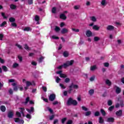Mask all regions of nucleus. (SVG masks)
I'll use <instances>...</instances> for the list:
<instances>
[{"label":"nucleus","mask_w":124,"mask_h":124,"mask_svg":"<svg viewBox=\"0 0 124 124\" xmlns=\"http://www.w3.org/2000/svg\"><path fill=\"white\" fill-rule=\"evenodd\" d=\"M17 58H18L19 62H22L23 61V58L22 57V56H21V55H18L17 56Z\"/></svg>","instance_id":"72a5a7b5"},{"label":"nucleus","mask_w":124,"mask_h":124,"mask_svg":"<svg viewBox=\"0 0 124 124\" xmlns=\"http://www.w3.org/2000/svg\"><path fill=\"white\" fill-rule=\"evenodd\" d=\"M95 78V77L94 76H92L91 78H90V81H91V82H93V81L94 80Z\"/></svg>","instance_id":"a19ab883"},{"label":"nucleus","mask_w":124,"mask_h":124,"mask_svg":"<svg viewBox=\"0 0 124 124\" xmlns=\"http://www.w3.org/2000/svg\"><path fill=\"white\" fill-rule=\"evenodd\" d=\"M1 16L3 17L4 19H7V17L5 16V14H4V13H2Z\"/></svg>","instance_id":"603ef678"},{"label":"nucleus","mask_w":124,"mask_h":124,"mask_svg":"<svg viewBox=\"0 0 124 124\" xmlns=\"http://www.w3.org/2000/svg\"><path fill=\"white\" fill-rule=\"evenodd\" d=\"M70 89L71 88H74V89H78V85H71L69 86Z\"/></svg>","instance_id":"b1692460"},{"label":"nucleus","mask_w":124,"mask_h":124,"mask_svg":"<svg viewBox=\"0 0 124 124\" xmlns=\"http://www.w3.org/2000/svg\"><path fill=\"white\" fill-rule=\"evenodd\" d=\"M67 105H75L76 106L77 104H78V103L77 102V101L75 100L72 99L71 98H69L68 100V101L67 102Z\"/></svg>","instance_id":"f03ea898"},{"label":"nucleus","mask_w":124,"mask_h":124,"mask_svg":"<svg viewBox=\"0 0 124 124\" xmlns=\"http://www.w3.org/2000/svg\"><path fill=\"white\" fill-rule=\"evenodd\" d=\"M122 114H123V111L122 110H120L118 111H116V115L119 117L122 116Z\"/></svg>","instance_id":"4468645a"},{"label":"nucleus","mask_w":124,"mask_h":124,"mask_svg":"<svg viewBox=\"0 0 124 124\" xmlns=\"http://www.w3.org/2000/svg\"><path fill=\"white\" fill-rule=\"evenodd\" d=\"M72 30L73 31H75V32H79V29H76L74 28H72Z\"/></svg>","instance_id":"ea45409f"},{"label":"nucleus","mask_w":124,"mask_h":124,"mask_svg":"<svg viewBox=\"0 0 124 124\" xmlns=\"http://www.w3.org/2000/svg\"><path fill=\"white\" fill-rule=\"evenodd\" d=\"M104 122V120H103V118L102 117H100L99 119V124H103V123Z\"/></svg>","instance_id":"cd10ccee"},{"label":"nucleus","mask_w":124,"mask_h":124,"mask_svg":"<svg viewBox=\"0 0 124 124\" xmlns=\"http://www.w3.org/2000/svg\"><path fill=\"white\" fill-rule=\"evenodd\" d=\"M2 69H3V70L4 71H5V72H6V71H7V67L5 66H2Z\"/></svg>","instance_id":"c756f323"},{"label":"nucleus","mask_w":124,"mask_h":124,"mask_svg":"<svg viewBox=\"0 0 124 124\" xmlns=\"http://www.w3.org/2000/svg\"><path fill=\"white\" fill-rule=\"evenodd\" d=\"M33 1L32 0H28V4H32Z\"/></svg>","instance_id":"6e6d98bb"},{"label":"nucleus","mask_w":124,"mask_h":124,"mask_svg":"<svg viewBox=\"0 0 124 124\" xmlns=\"http://www.w3.org/2000/svg\"><path fill=\"white\" fill-rule=\"evenodd\" d=\"M66 121V118H63L62 120V124H64V122Z\"/></svg>","instance_id":"0e129e2a"},{"label":"nucleus","mask_w":124,"mask_h":124,"mask_svg":"<svg viewBox=\"0 0 124 124\" xmlns=\"http://www.w3.org/2000/svg\"><path fill=\"white\" fill-rule=\"evenodd\" d=\"M73 62H74V61H73V60H71L70 61H67L63 65L58 66L57 67V68H58V69H62V67H64V68H65L69 66V65H72V64H73Z\"/></svg>","instance_id":"f257e3e1"},{"label":"nucleus","mask_w":124,"mask_h":124,"mask_svg":"<svg viewBox=\"0 0 124 124\" xmlns=\"http://www.w3.org/2000/svg\"><path fill=\"white\" fill-rule=\"evenodd\" d=\"M55 98H56V95H55V94H51L49 96L50 101H54V100H55Z\"/></svg>","instance_id":"423d86ee"},{"label":"nucleus","mask_w":124,"mask_h":124,"mask_svg":"<svg viewBox=\"0 0 124 124\" xmlns=\"http://www.w3.org/2000/svg\"><path fill=\"white\" fill-rule=\"evenodd\" d=\"M18 66H19V64L17 63H15L13 65V67L14 68H15L16 67H18Z\"/></svg>","instance_id":"f704fd0d"},{"label":"nucleus","mask_w":124,"mask_h":124,"mask_svg":"<svg viewBox=\"0 0 124 124\" xmlns=\"http://www.w3.org/2000/svg\"><path fill=\"white\" fill-rule=\"evenodd\" d=\"M100 38L99 37H94V41H98Z\"/></svg>","instance_id":"79ce46f5"},{"label":"nucleus","mask_w":124,"mask_h":124,"mask_svg":"<svg viewBox=\"0 0 124 124\" xmlns=\"http://www.w3.org/2000/svg\"><path fill=\"white\" fill-rule=\"evenodd\" d=\"M29 101H30V97H28L26 99L25 104H27L28 102H29Z\"/></svg>","instance_id":"4d7b16f0"},{"label":"nucleus","mask_w":124,"mask_h":124,"mask_svg":"<svg viewBox=\"0 0 124 124\" xmlns=\"http://www.w3.org/2000/svg\"><path fill=\"white\" fill-rule=\"evenodd\" d=\"M114 89H116V93H121V88H120L119 87H118L116 86H114Z\"/></svg>","instance_id":"9b49d317"},{"label":"nucleus","mask_w":124,"mask_h":124,"mask_svg":"<svg viewBox=\"0 0 124 124\" xmlns=\"http://www.w3.org/2000/svg\"><path fill=\"white\" fill-rule=\"evenodd\" d=\"M115 29V27L112 25H108L107 27V31H113Z\"/></svg>","instance_id":"6e6552de"},{"label":"nucleus","mask_w":124,"mask_h":124,"mask_svg":"<svg viewBox=\"0 0 124 124\" xmlns=\"http://www.w3.org/2000/svg\"><path fill=\"white\" fill-rule=\"evenodd\" d=\"M22 82H23V83H25L27 87H30V86L34 85V81L31 82V81H27L26 80V79H25V78H24L22 80Z\"/></svg>","instance_id":"7ed1b4c3"},{"label":"nucleus","mask_w":124,"mask_h":124,"mask_svg":"<svg viewBox=\"0 0 124 124\" xmlns=\"http://www.w3.org/2000/svg\"><path fill=\"white\" fill-rule=\"evenodd\" d=\"M100 113L99 112V111H96L94 113V116L95 117H98V116H99Z\"/></svg>","instance_id":"e433bc0d"},{"label":"nucleus","mask_w":124,"mask_h":124,"mask_svg":"<svg viewBox=\"0 0 124 124\" xmlns=\"http://www.w3.org/2000/svg\"><path fill=\"white\" fill-rule=\"evenodd\" d=\"M57 74H60V77L61 78H66V75L64 74H62V71H59L56 72Z\"/></svg>","instance_id":"39448f33"},{"label":"nucleus","mask_w":124,"mask_h":124,"mask_svg":"<svg viewBox=\"0 0 124 124\" xmlns=\"http://www.w3.org/2000/svg\"><path fill=\"white\" fill-rule=\"evenodd\" d=\"M23 31H31V29L30 27H25Z\"/></svg>","instance_id":"4be33fe9"},{"label":"nucleus","mask_w":124,"mask_h":124,"mask_svg":"<svg viewBox=\"0 0 124 124\" xmlns=\"http://www.w3.org/2000/svg\"><path fill=\"white\" fill-rule=\"evenodd\" d=\"M14 115V113H13V112L12 111H10L8 112V118H9L10 119H11L12 118H13V116Z\"/></svg>","instance_id":"9d476101"},{"label":"nucleus","mask_w":124,"mask_h":124,"mask_svg":"<svg viewBox=\"0 0 124 124\" xmlns=\"http://www.w3.org/2000/svg\"><path fill=\"white\" fill-rule=\"evenodd\" d=\"M15 123H18L19 124H24V120H20V118H14Z\"/></svg>","instance_id":"20e7f679"},{"label":"nucleus","mask_w":124,"mask_h":124,"mask_svg":"<svg viewBox=\"0 0 124 124\" xmlns=\"http://www.w3.org/2000/svg\"><path fill=\"white\" fill-rule=\"evenodd\" d=\"M89 93L90 95H93L94 93V90L93 89H91L89 91Z\"/></svg>","instance_id":"412c9836"},{"label":"nucleus","mask_w":124,"mask_h":124,"mask_svg":"<svg viewBox=\"0 0 124 124\" xmlns=\"http://www.w3.org/2000/svg\"><path fill=\"white\" fill-rule=\"evenodd\" d=\"M117 101L120 102V106L121 107H124V100H122L121 97H119L117 98Z\"/></svg>","instance_id":"0eeeda50"},{"label":"nucleus","mask_w":124,"mask_h":124,"mask_svg":"<svg viewBox=\"0 0 124 124\" xmlns=\"http://www.w3.org/2000/svg\"><path fill=\"white\" fill-rule=\"evenodd\" d=\"M9 21L10 22H15V18H13V17H11L9 18Z\"/></svg>","instance_id":"de8ad7c7"},{"label":"nucleus","mask_w":124,"mask_h":124,"mask_svg":"<svg viewBox=\"0 0 124 124\" xmlns=\"http://www.w3.org/2000/svg\"><path fill=\"white\" fill-rule=\"evenodd\" d=\"M52 39H59L60 38L56 35H53L52 36Z\"/></svg>","instance_id":"a18cd8bd"},{"label":"nucleus","mask_w":124,"mask_h":124,"mask_svg":"<svg viewBox=\"0 0 124 124\" xmlns=\"http://www.w3.org/2000/svg\"><path fill=\"white\" fill-rule=\"evenodd\" d=\"M82 110H84V111H88V108H86V107H81Z\"/></svg>","instance_id":"13d9d810"},{"label":"nucleus","mask_w":124,"mask_h":124,"mask_svg":"<svg viewBox=\"0 0 124 124\" xmlns=\"http://www.w3.org/2000/svg\"><path fill=\"white\" fill-rule=\"evenodd\" d=\"M101 113L103 116H105V115H106V112L103 109H101Z\"/></svg>","instance_id":"2f4dec72"},{"label":"nucleus","mask_w":124,"mask_h":124,"mask_svg":"<svg viewBox=\"0 0 124 124\" xmlns=\"http://www.w3.org/2000/svg\"><path fill=\"white\" fill-rule=\"evenodd\" d=\"M39 16H35V21H36V22H37L36 24H39Z\"/></svg>","instance_id":"2eb2a0df"},{"label":"nucleus","mask_w":124,"mask_h":124,"mask_svg":"<svg viewBox=\"0 0 124 124\" xmlns=\"http://www.w3.org/2000/svg\"><path fill=\"white\" fill-rule=\"evenodd\" d=\"M68 55H69L68 52L67 51H65L63 53V56H64V57H68Z\"/></svg>","instance_id":"7c9ffc66"},{"label":"nucleus","mask_w":124,"mask_h":124,"mask_svg":"<svg viewBox=\"0 0 124 124\" xmlns=\"http://www.w3.org/2000/svg\"><path fill=\"white\" fill-rule=\"evenodd\" d=\"M31 64L32 65H36V64H37V63H36V62L33 61L31 62Z\"/></svg>","instance_id":"338daca9"},{"label":"nucleus","mask_w":124,"mask_h":124,"mask_svg":"<svg viewBox=\"0 0 124 124\" xmlns=\"http://www.w3.org/2000/svg\"><path fill=\"white\" fill-rule=\"evenodd\" d=\"M104 66H105V67H108V66H109V63L108 62L104 63Z\"/></svg>","instance_id":"5fc2aeb1"},{"label":"nucleus","mask_w":124,"mask_h":124,"mask_svg":"<svg viewBox=\"0 0 124 124\" xmlns=\"http://www.w3.org/2000/svg\"><path fill=\"white\" fill-rule=\"evenodd\" d=\"M44 60V57H41L38 60V62H42V61Z\"/></svg>","instance_id":"4c0bfd02"},{"label":"nucleus","mask_w":124,"mask_h":124,"mask_svg":"<svg viewBox=\"0 0 124 124\" xmlns=\"http://www.w3.org/2000/svg\"><path fill=\"white\" fill-rule=\"evenodd\" d=\"M101 4L102 6H106L107 5V1H106V0H102Z\"/></svg>","instance_id":"f8f14e48"},{"label":"nucleus","mask_w":124,"mask_h":124,"mask_svg":"<svg viewBox=\"0 0 124 124\" xmlns=\"http://www.w3.org/2000/svg\"><path fill=\"white\" fill-rule=\"evenodd\" d=\"M6 24V22L4 21L2 24H0V27H1V28H2V27H4Z\"/></svg>","instance_id":"49530a36"},{"label":"nucleus","mask_w":124,"mask_h":124,"mask_svg":"<svg viewBox=\"0 0 124 124\" xmlns=\"http://www.w3.org/2000/svg\"><path fill=\"white\" fill-rule=\"evenodd\" d=\"M60 18L63 20H65L66 19V16H65L64 14H62L60 15Z\"/></svg>","instance_id":"f3484780"},{"label":"nucleus","mask_w":124,"mask_h":124,"mask_svg":"<svg viewBox=\"0 0 124 124\" xmlns=\"http://www.w3.org/2000/svg\"><path fill=\"white\" fill-rule=\"evenodd\" d=\"M114 106H111L110 107H109L108 108L109 111H112V110H113V109H114Z\"/></svg>","instance_id":"e2e57ef3"},{"label":"nucleus","mask_w":124,"mask_h":124,"mask_svg":"<svg viewBox=\"0 0 124 124\" xmlns=\"http://www.w3.org/2000/svg\"><path fill=\"white\" fill-rule=\"evenodd\" d=\"M19 109H20V110H21L20 111V112L21 113V114H22V115H23V117H25V115H24V111H25V108H20Z\"/></svg>","instance_id":"c85d7f7f"},{"label":"nucleus","mask_w":124,"mask_h":124,"mask_svg":"<svg viewBox=\"0 0 124 124\" xmlns=\"http://www.w3.org/2000/svg\"><path fill=\"white\" fill-rule=\"evenodd\" d=\"M14 79H9V83H13V82H15Z\"/></svg>","instance_id":"69168bd1"},{"label":"nucleus","mask_w":124,"mask_h":124,"mask_svg":"<svg viewBox=\"0 0 124 124\" xmlns=\"http://www.w3.org/2000/svg\"><path fill=\"white\" fill-rule=\"evenodd\" d=\"M69 81H70V79L69 78H65L64 82H65V83H68V82H69Z\"/></svg>","instance_id":"052dcab7"},{"label":"nucleus","mask_w":124,"mask_h":124,"mask_svg":"<svg viewBox=\"0 0 124 124\" xmlns=\"http://www.w3.org/2000/svg\"><path fill=\"white\" fill-rule=\"evenodd\" d=\"M93 29L95 31H99L100 27H98L97 25H94L93 26Z\"/></svg>","instance_id":"a211bd4d"},{"label":"nucleus","mask_w":124,"mask_h":124,"mask_svg":"<svg viewBox=\"0 0 124 124\" xmlns=\"http://www.w3.org/2000/svg\"><path fill=\"white\" fill-rule=\"evenodd\" d=\"M16 115L17 116V117H18L19 118L21 117V113L19 112V111H16Z\"/></svg>","instance_id":"473e14b6"},{"label":"nucleus","mask_w":124,"mask_h":124,"mask_svg":"<svg viewBox=\"0 0 124 124\" xmlns=\"http://www.w3.org/2000/svg\"><path fill=\"white\" fill-rule=\"evenodd\" d=\"M106 83L107 85H108V86H111V82L109 80V79L106 80Z\"/></svg>","instance_id":"bb28decb"},{"label":"nucleus","mask_w":124,"mask_h":124,"mask_svg":"<svg viewBox=\"0 0 124 124\" xmlns=\"http://www.w3.org/2000/svg\"><path fill=\"white\" fill-rule=\"evenodd\" d=\"M86 34L87 36H88V37H90V36H92V35L93 34V33H92V31H91L88 30L86 31Z\"/></svg>","instance_id":"ddd939ff"},{"label":"nucleus","mask_w":124,"mask_h":124,"mask_svg":"<svg viewBox=\"0 0 124 124\" xmlns=\"http://www.w3.org/2000/svg\"><path fill=\"white\" fill-rule=\"evenodd\" d=\"M72 124V121L71 120H69L67 122V124Z\"/></svg>","instance_id":"774afa93"},{"label":"nucleus","mask_w":124,"mask_h":124,"mask_svg":"<svg viewBox=\"0 0 124 124\" xmlns=\"http://www.w3.org/2000/svg\"><path fill=\"white\" fill-rule=\"evenodd\" d=\"M47 110L49 111V112H50V113H53V110L52 109V108H47Z\"/></svg>","instance_id":"680f3d73"},{"label":"nucleus","mask_w":124,"mask_h":124,"mask_svg":"<svg viewBox=\"0 0 124 124\" xmlns=\"http://www.w3.org/2000/svg\"><path fill=\"white\" fill-rule=\"evenodd\" d=\"M90 19L93 22H96V17L95 16H91Z\"/></svg>","instance_id":"5701e85b"},{"label":"nucleus","mask_w":124,"mask_h":124,"mask_svg":"<svg viewBox=\"0 0 124 124\" xmlns=\"http://www.w3.org/2000/svg\"><path fill=\"white\" fill-rule=\"evenodd\" d=\"M95 69H96V65H93L91 67V70H92V71H93V70H95Z\"/></svg>","instance_id":"a878e982"},{"label":"nucleus","mask_w":124,"mask_h":124,"mask_svg":"<svg viewBox=\"0 0 124 124\" xmlns=\"http://www.w3.org/2000/svg\"><path fill=\"white\" fill-rule=\"evenodd\" d=\"M26 110L29 113H33L34 108L33 107H31V109H29V108H27Z\"/></svg>","instance_id":"aec40b11"},{"label":"nucleus","mask_w":124,"mask_h":124,"mask_svg":"<svg viewBox=\"0 0 124 124\" xmlns=\"http://www.w3.org/2000/svg\"><path fill=\"white\" fill-rule=\"evenodd\" d=\"M60 30H61V29L59 28V27L56 26V27H55V31H56L57 32L59 31H60Z\"/></svg>","instance_id":"864d4df0"},{"label":"nucleus","mask_w":124,"mask_h":124,"mask_svg":"<svg viewBox=\"0 0 124 124\" xmlns=\"http://www.w3.org/2000/svg\"><path fill=\"white\" fill-rule=\"evenodd\" d=\"M68 32V29L66 28H63L61 31V33L64 34V33H67Z\"/></svg>","instance_id":"1a4fd4ad"},{"label":"nucleus","mask_w":124,"mask_h":124,"mask_svg":"<svg viewBox=\"0 0 124 124\" xmlns=\"http://www.w3.org/2000/svg\"><path fill=\"white\" fill-rule=\"evenodd\" d=\"M24 48L27 51H30V50H31V48H30L27 44L24 45Z\"/></svg>","instance_id":"393cba45"},{"label":"nucleus","mask_w":124,"mask_h":124,"mask_svg":"<svg viewBox=\"0 0 124 124\" xmlns=\"http://www.w3.org/2000/svg\"><path fill=\"white\" fill-rule=\"evenodd\" d=\"M61 81V78H59V77H56V83H59Z\"/></svg>","instance_id":"c9c22d12"},{"label":"nucleus","mask_w":124,"mask_h":124,"mask_svg":"<svg viewBox=\"0 0 124 124\" xmlns=\"http://www.w3.org/2000/svg\"><path fill=\"white\" fill-rule=\"evenodd\" d=\"M0 109L2 112H5V110H6V108L4 106H1L0 108Z\"/></svg>","instance_id":"6ab92c4d"},{"label":"nucleus","mask_w":124,"mask_h":124,"mask_svg":"<svg viewBox=\"0 0 124 124\" xmlns=\"http://www.w3.org/2000/svg\"><path fill=\"white\" fill-rule=\"evenodd\" d=\"M92 114V112L91 111H87L85 112V116H90Z\"/></svg>","instance_id":"8fccbe9b"},{"label":"nucleus","mask_w":124,"mask_h":124,"mask_svg":"<svg viewBox=\"0 0 124 124\" xmlns=\"http://www.w3.org/2000/svg\"><path fill=\"white\" fill-rule=\"evenodd\" d=\"M26 117V118H27V119H29V120H31V114H27Z\"/></svg>","instance_id":"09e8293b"},{"label":"nucleus","mask_w":124,"mask_h":124,"mask_svg":"<svg viewBox=\"0 0 124 124\" xmlns=\"http://www.w3.org/2000/svg\"><path fill=\"white\" fill-rule=\"evenodd\" d=\"M10 8L11 9H16V6L15 5L12 4L10 6Z\"/></svg>","instance_id":"37998d69"},{"label":"nucleus","mask_w":124,"mask_h":124,"mask_svg":"<svg viewBox=\"0 0 124 124\" xmlns=\"http://www.w3.org/2000/svg\"><path fill=\"white\" fill-rule=\"evenodd\" d=\"M60 86L61 87V88L62 89H65V86H64V85H63V84L60 83Z\"/></svg>","instance_id":"3c124183"},{"label":"nucleus","mask_w":124,"mask_h":124,"mask_svg":"<svg viewBox=\"0 0 124 124\" xmlns=\"http://www.w3.org/2000/svg\"><path fill=\"white\" fill-rule=\"evenodd\" d=\"M114 119L113 118L110 117V118H108L107 122L108 123H113V122H114Z\"/></svg>","instance_id":"dca6fc26"},{"label":"nucleus","mask_w":124,"mask_h":124,"mask_svg":"<svg viewBox=\"0 0 124 124\" xmlns=\"http://www.w3.org/2000/svg\"><path fill=\"white\" fill-rule=\"evenodd\" d=\"M112 104V100H109L108 102V106H111Z\"/></svg>","instance_id":"58836bf2"},{"label":"nucleus","mask_w":124,"mask_h":124,"mask_svg":"<svg viewBox=\"0 0 124 124\" xmlns=\"http://www.w3.org/2000/svg\"><path fill=\"white\" fill-rule=\"evenodd\" d=\"M56 10H57V9H56V7L52 8V13H53V14L56 13Z\"/></svg>","instance_id":"c03bdc74"},{"label":"nucleus","mask_w":124,"mask_h":124,"mask_svg":"<svg viewBox=\"0 0 124 124\" xmlns=\"http://www.w3.org/2000/svg\"><path fill=\"white\" fill-rule=\"evenodd\" d=\"M80 8V5H76L74 6V9L76 10L79 9Z\"/></svg>","instance_id":"bf43d9fd"}]
</instances>
